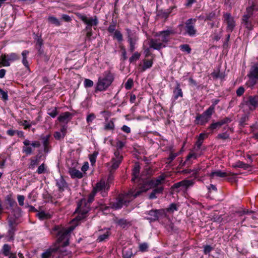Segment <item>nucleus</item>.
<instances>
[{"label":"nucleus","instance_id":"nucleus-1","mask_svg":"<svg viewBox=\"0 0 258 258\" xmlns=\"http://www.w3.org/2000/svg\"><path fill=\"white\" fill-rule=\"evenodd\" d=\"M114 80V75L110 71H105L102 76L98 78L96 83L95 91L106 90Z\"/></svg>","mask_w":258,"mask_h":258},{"label":"nucleus","instance_id":"nucleus-2","mask_svg":"<svg viewBox=\"0 0 258 258\" xmlns=\"http://www.w3.org/2000/svg\"><path fill=\"white\" fill-rule=\"evenodd\" d=\"M90 201L87 199H82L77 204V207L75 213L78 214L75 219L80 221L87 217V215L90 210Z\"/></svg>","mask_w":258,"mask_h":258},{"label":"nucleus","instance_id":"nucleus-3","mask_svg":"<svg viewBox=\"0 0 258 258\" xmlns=\"http://www.w3.org/2000/svg\"><path fill=\"white\" fill-rule=\"evenodd\" d=\"M148 188H145L144 187H142L137 191H135L134 189H131L127 193L119 195L124 205H127V204L132 201L134 199L136 198L142 192H146Z\"/></svg>","mask_w":258,"mask_h":258},{"label":"nucleus","instance_id":"nucleus-4","mask_svg":"<svg viewBox=\"0 0 258 258\" xmlns=\"http://www.w3.org/2000/svg\"><path fill=\"white\" fill-rule=\"evenodd\" d=\"M249 80L246 82V85L248 87H253L258 81V64L253 65L247 75Z\"/></svg>","mask_w":258,"mask_h":258},{"label":"nucleus","instance_id":"nucleus-5","mask_svg":"<svg viewBox=\"0 0 258 258\" xmlns=\"http://www.w3.org/2000/svg\"><path fill=\"white\" fill-rule=\"evenodd\" d=\"M110 188L108 182H106L104 179H101L98 182L93 189V193L100 192L102 197H105Z\"/></svg>","mask_w":258,"mask_h":258},{"label":"nucleus","instance_id":"nucleus-6","mask_svg":"<svg viewBox=\"0 0 258 258\" xmlns=\"http://www.w3.org/2000/svg\"><path fill=\"white\" fill-rule=\"evenodd\" d=\"M75 14L78 18L82 21L88 27L96 26L98 24V20L96 16L88 17L86 15L79 13H76Z\"/></svg>","mask_w":258,"mask_h":258},{"label":"nucleus","instance_id":"nucleus-7","mask_svg":"<svg viewBox=\"0 0 258 258\" xmlns=\"http://www.w3.org/2000/svg\"><path fill=\"white\" fill-rule=\"evenodd\" d=\"M71 230L67 229H62L58 231L57 234V243L58 245L67 246L69 245V240L70 236Z\"/></svg>","mask_w":258,"mask_h":258},{"label":"nucleus","instance_id":"nucleus-8","mask_svg":"<svg viewBox=\"0 0 258 258\" xmlns=\"http://www.w3.org/2000/svg\"><path fill=\"white\" fill-rule=\"evenodd\" d=\"M57 251V244L55 243L49 247L44 249L40 255V257L41 258H55Z\"/></svg>","mask_w":258,"mask_h":258},{"label":"nucleus","instance_id":"nucleus-9","mask_svg":"<svg viewBox=\"0 0 258 258\" xmlns=\"http://www.w3.org/2000/svg\"><path fill=\"white\" fill-rule=\"evenodd\" d=\"M194 182L192 180H183L174 183L172 186V188L173 189H177V191L178 192L180 190H186L188 187L192 186Z\"/></svg>","mask_w":258,"mask_h":258},{"label":"nucleus","instance_id":"nucleus-10","mask_svg":"<svg viewBox=\"0 0 258 258\" xmlns=\"http://www.w3.org/2000/svg\"><path fill=\"white\" fill-rule=\"evenodd\" d=\"M223 19L224 23L226 24L227 31H233L235 26V21L234 18L230 13H226L223 15Z\"/></svg>","mask_w":258,"mask_h":258},{"label":"nucleus","instance_id":"nucleus-11","mask_svg":"<svg viewBox=\"0 0 258 258\" xmlns=\"http://www.w3.org/2000/svg\"><path fill=\"white\" fill-rule=\"evenodd\" d=\"M252 8L250 7L247 8V14L244 15L242 18V24L247 29V31H250L252 29V25L251 23L248 21L249 18L252 15Z\"/></svg>","mask_w":258,"mask_h":258},{"label":"nucleus","instance_id":"nucleus-12","mask_svg":"<svg viewBox=\"0 0 258 258\" xmlns=\"http://www.w3.org/2000/svg\"><path fill=\"white\" fill-rule=\"evenodd\" d=\"M246 104L250 110H254L258 107V95L248 96Z\"/></svg>","mask_w":258,"mask_h":258},{"label":"nucleus","instance_id":"nucleus-13","mask_svg":"<svg viewBox=\"0 0 258 258\" xmlns=\"http://www.w3.org/2000/svg\"><path fill=\"white\" fill-rule=\"evenodd\" d=\"M114 154L115 157L112 159L111 169L113 170H115L118 167L119 164H120L122 160V156L120 155L119 152L118 151H116Z\"/></svg>","mask_w":258,"mask_h":258},{"label":"nucleus","instance_id":"nucleus-14","mask_svg":"<svg viewBox=\"0 0 258 258\" xmlns=\"http://www.w3.org/2000/svg\"><path fill=\"white\" fill-rule=\"evenodd\" d=\"M58 251L56 253L55 258H63L65 256H68L69 257L71 256L72 253L71 251H68L63 246L61 245H58Z\"/></svg>","mask_w":258,"mask_h":258},{"label":"nucleus","instance_id":"nucleus-15","mask_svg":"<svg viewBox=\"0 0 258 258\" xmlns=\"http://www.w3.org/2000/svg\"><path fill=\"white\" fill-rule=\"evenodd\" d=\"M236 174L231 172H223L220 170L213 171L210 173V177L213 178L214 176H217L219 177H225L228 176H234Z\"/></svg>","mask_w":258,"mask_h":258},{"label":"nucleus","instance_id":"nucleus-16","mask_svg":"<svg viewBox=\"0 0 258 258\" xmlns=\"http://www.w3.org/2000/svg\"><path fill=\"white\" fill-rule=\"evenodd\" d=\"M72 114L69 112H64L60 114L57 120L61 123H68L72 119Z\"/></svg>","mask_w":258,"mask_h":258},{"label":"nucleus","instance_id":"nucleus-17","mask_svg":"<svg viewBox=\"0 0 258 258\" xmlns=\"http://www.w3.org/2000/svg\"><path fill=\"white\" fill-rule=\"evenodd\" d=\"M196 22L195 19H189L186 21L185 23L186 32H196L197 31L195 28Z\"/></svg>","mask_w":258,"mask_h":258},{"label":"nucleus","instance_id":"nucleus-18","mask_svg":"<svg viewBox=\"0 0 258 258\" xmlns=\"http://www.w3.org/2000/svg\"><path fill=\"white\" fill-rule=\"evenodd\" d=\"M159 210H150L147 213L148 216L146 217V219L149 220L150 222L155 221L159 218Z\"/></svg>","mask_w":258,"mask_h":258},{"label":"nucleus","instance_id":"nucleus-19","mask_svg":"<svg viewBox=\"0 0 258 258\" xmlns=\"http://www.w3.org/2000/svg\"><path fill=\"white\" fill-rule=\"evenodd\" d=\"M150 46L154 49L159 50L165 45L163 44L161 39H159V37H158V38L150 40Z\"/></svg>","mask_w":258,"mask_h":258},{"label":"nucleus","instance_id":"nucleus-20","mask_svg":"<svg viewBox=\"0 0 258 258\" xmlns=\"http://www.w3.org/2000/svg\"><path fill=\"white\" fill-rule=\"evenodd\" d=\"M23 144L25 146L23 147L22 151L25 153L26 155H31L33 153L32 148L30 146L31 143L28 140H25L23 142Z\"/></svg>","mask_w":258,"mask_h":258},{"label":"nucleus","instance_id":"nucleus-21","mask_svg":"<svg viewBox=\"0 0 258 258\" xmlns=\"http://www.w3.org/2000/svg\"><path fill=\"white\" fill-rule=\"evenodd\" d=\"M165 176L163 174L160 175L157 178L152 179L150 183L153 186L156 187L161 184L165 179Z\"/></svg>","mask_w":258,"mask_h":258},{"label":"nucleus","instance_id":"nucleus-22","mask_svg":"<svg viewBox=\"0 0 258 258\" xmlns=\"http://www.w3.org/2000/svg\"><path fill=\"white\" fill-rule=\"evenodd\" d=\"M210 118H209L208 117L202 113V114H199L197 116L196 122L197 124L203 125L208 122Z\"/></svg>","mask_w":258,"mask_h":258},{"label":"nucleus","instance_id":"nucleus-23","mask_svg":"<svg viewBox=\"0 0 258 258\" xmlns=\"http://www.w3.org/2000/svg\"><path fill=\"white\" fill-rule=\"evenodd\" d=\"M56 185L58 187L59 191H63L64 188L67 187V183L62 176L59 178L56 179Z\"/></svg>","mask_w":258,"mask_h":258},{"label":"nucleus","instance_id":"nucleus-24","mask_svg":"<svg viewBox=\"0 0 258 258\" xmlns=\"http://www.w3.org/2000/svg\"><path fill=\"white\" fill-rule=\"evenodd\" d=\"M173 92L175 99H177L178 97H182L183 96V93L180 88L179 83L176 82V87Z\"/></svg>","mask_w":258,"mask_h":258},{"label":"nucleus","instance_id":"nucleus-25","mask_svg":"<svg viewBox=\"0 0 258 258\" xmlns=\"http://www.w3.org/2000/svg\"><path fill=\"white\" fill-rule=\"evenodd\" d=\"M69 172L72 178H81L83 177V174L79 170L75 168H70Z\"/></svg>","mask_w":258,"mask_h":258},{"label":"nucleus","instance_id":"nucleus-26","mask_svg":"<svg viewBox=\"0 0 258 258\" xmlns=\"http://www.w3.org/2000/svg\"><path fill=\"white\" fill-rule=\"evenodd\" d=\"M110 207L114 209H118L121 208L123 205V203L121 199L120 196H119L115 202H112L110 204Z\"/></svg>","mask_w":258,"mask_h":258},{"label":"nucleus","instance_id":"nucleus-27","mask_svg":"<svg viewBox=\"0 0 258 258\" xmlns=\"http://www.w3.org/2000/svg\"><path fill=\"white\" fill-rule=\"evenodd\" d=\"M10 66V63L7 56L6 54H2L0 57V67H9Z\"/></svg>","mask_w":258,"mask_h":258},{"label":"nucleus","instance_id":"nucleus-28","mask_svg":"<svg viewBox=\"0 0 258 258\" xmlns=\"http://www.w3.org/2000/svg\"><path fill=\"white\" fill-rule=\"evenodd\" d=\"M143 63V66L140 68L141 72H144L147 69L151 68L153 65V60L152 59H144Z\"/></svg>","mask_w":258,"mask_h":258},{"label":"nucleus","instance_id":"nucleus-29","mask_svg":"<svg viewBox=\"0 0 258 258\" xmlns=\"http://www.w3.org/2000/svg\"><path fill=\"white\" fill-rule=\"evenodd\" d=\"M163 189L164 188L162 186H159V187H156L150 194V195L149 196V198L150 199H156L157 198L156 196V195L162 193L163 190Z\"/></svg>","mask_w":258,"mask_h":258},{"label":"nucleus","instance_id":"nucleus-30","mask_svg":"<svg viewBox=\"0 0 258 258\" xmlns=\"http://www.w3.org/2000/svg\"><path fill=\"white\" fill-rule=\"evenodd\" d=\"M30 162L28 165V168L29 169H33L37 165H38L39 162V160L38 159V157L37 156L32 158L30 159Z\"/></svg>","mask_w":258,"mask_h":258},{"label":"nucleus","instance_id":"nucleus-31","mask_svg":"<svg viewBox=\"0 0 258 258\" xmlns=\"http://www.w3.org/2000/svg\"><path fill=\"white\" fill-rule=\"evenodd\" d=\"M6 201L7 204L10 208L16 207L17 206V203L12 197L11 195H8L6 198Z\"/></svg>","mask_w":258,"mask_h":258},{"label":"nucleus","instance_id":"nucleus-32","mask_svg":"<svg viewBox=\"0 0 258 258\" xmlns=\"http://www.w3.org/2000/svg\"><path fill=\"white\" fill-rule=\"evenodd\" d=\"M34 39L36 41V47H42L43 45V42L41 37V33L35 34Z\"/></svg>","mask_w":258,"mask_h":258},{"label":"nucleus","instance_id":"nucleus-33","mask_svg":"<svg viewBox=\"0 0 258 258\" xmlns=\"http://www.w3.org/2000/svg\"><path fill=\"white\" fill-rule=\"evenodd\" d=\"M234 168H241L244 169H248L250 165L248 164L244 163L241 161H238L235 164L232 165V166Z\"/></svg>","mask_w":258,"mask_h":258},{"label":"nucleus","instance_id":"nucleus-34","mask_svg":"<svg viewBox=\"0 0 258 258\" xmlns=\"http://www.w3.org/2000/svg\"><path fill=\"white\" fill-rule=\"evenodd\" d=\"M214 104H212L210 106L206 111H205L203 113L206 116L208 117L209 118H211L212 114L214 112Z\"/></svg>","mask_w":258,"mask_h":258},{"label":"nucleus","instance_id":"nucleus-35","mask_svg":"<svg viewBox=\"0 0 258 258\" xmlns=\"http://www.w3.org/2000/svg\"><path fill=\"white\" fill-rule=\"evenodd\" d=\"M140 172V166L136 165L133 170V177L132 180L135 181L137 178L138 177Z\"/></svg>","mask_w":258,"mask_h":258},{"label":"nucleus","instance_id":"nucleus-36","mask_svg":"<svg viewBox=\"0 0 258 258\" xmlns=\"http://www.w3.org/2000/svg\"><path fill=\"white\" fill-rule=\"evenodd\" d=\"M212 77L215 79L220 78L223 79L224 78V75L223 73H221L219 70H215L212 74Z\"/></svg>","mask_w":258,"mask_h":258},{"label":"nucleus","instance_id":"nucleus-37","mask_svg":"<svg viewBox=\"0 0 258 258\" xmlns=\"http://www.w3.org/2000/svg\"><path fill=\"white\" fill-rule=\"evenodd\" d=\"M11 249V246L8 244H5L2 248L3 253L5 256H8L9 255H11L10 251Z\"/></svg>","mask_w":258,"mask_h":258},{"label":"nucleus","instance_id":"nucleus-38","mask_svg":"<svg viewBox=\"0 0 258 258\" xmlns=\"http://www.w3.org/2000/svg\"><path fill=\"white\" fill-rule=\"evenodd\" d=\"M47 114L51 117L54 118L58 114L57 108L54 107L53 108H49L47 109Z\"/></svg>","mask_w":258,"mask_h":258},{"label":"nucleus","instance_id":"nucleus-39","mask_svg":"<svg viewBox=\"0 0 258 258\" xmlns=\"http://www.w3.org/2000/svg\"><path fill=\"white\" fill-rule=\"evenodd\" d=\"M114 124L112 120L105 123L104 128L105 131H113L114 129Z\"/></svg>","mask_w":258,"mask_h":258},{"label":"nucleus","instance_id":"nucleus-40","mask_svg":"<svg viewBox=\"0 0 258 258\" xmlns=\"http://www.w3.org/2000/svg\"><path fill=\"white\" fill-rule=\"evenodd\" d=\"M48 21L49 23L54 24L56 26L60 25L59 21L55 17L50 16L48 18Z\"/></svg>","mask_w":258,"mask_h":258},{"label":"nucleus","instance_id":"nucleus-41","mask_svg":"<svg viewBox=\"0 0 258 258\" xmlns=\"http://www.w3.org/2000/svg\"><path fill=\"white\" fill-rule=\"evenodd\" d=\"M212 219L214 222L221 223L223 221V218L217 212L213 214Z\"/></svg>","mask_w":258,"mask_h":258},{"label":"nucleus","instance_id":"nucleus-42","mask_svg":"<svg viewBox=\"0 0 258 258\" xmlns=\"http://www.w3.org/2000/svg\"><path fill=\"white\" fill-rule=\"evenodd\" d=\"M128 41L130 44V50L131 52H133L135 50V45L136 42V38H133L130 37H128Z\"/></svg>","mask_w":258,"mask_h":258},{"label":"nucleus","instance_id":"nucleus-43","mask_svg":"<svg viewBox=\"0 0 258 258\" xmlns=\"http://www.w3.org/2000/svg\"><path fill=\"white\" fill-rule=\"evenodd\" d=\"M98 154V152L94 151L93 154L89 155V159L92 165L95 163Z\"/></svg>","mask_w":258,"mask_h":258},{"label":"nucleus","instance_id":"nucleus-44","mask_svg":"<svg viewBox=\"0 0 258 258\" xmlns=\"http://www.w3.org/2000/svg\"><path fill=\"white\" fill-rule=\"evenodd\" d=\"M141 56L140 53L138 52H136L134 53L133 55L129 58V61L131 63L133 62L134 61H136L138 59L140 58Z\"/></svg>","mask_w":258,"mask_h":258},{"label":"nucleus","instance_id":"nucleus-45","mask_svg":"<svg viewBox=\"0 0 258 258\" xmlns=\"http://www.w3.org/2000/svg\"><path fill=\"white\" fill-rule=\"evenodd\" d=\"M169 33H160L157 35V37H159V39H161L162 42H167L168 40V36Z\"/></svg>","mask_w":258,"mask_h":258},{"label":"nucleus","instance_id":"nucleus-46","mask_svg":"<svg viewBox=\"0 0 258 258\" xmlns=\"http://www.w3.org/2000/svg\"><path fill=\"white\" fill-rule=\"evenodd\" d=\"M37 216L41 220L49 219L50 218V215L49 214L45 213L44 212H40L37 214Z\"/></svg>","mask_w":258,"mask_h":258},{"label":"nucleus","instance_id":"nucleus-47","mask_svg":"<svg viewBox=\"0 0 258 258\" xmlns=\"http://www.w3.org/2000/svg\"><path fill=\"white\" fill-rule=\"evenodd\" d=\"M109 235V233L108 231H107L105 233L100 235L97 238V240L99 242H102L105 240L106 239H107Z\"/></svg>","mask_w":258,"mask_h":258},{"label":"nucleus","instance_id":"nucleus-48","mask_svg":"<svg viewBox=\"0 0 258 258\" xmlns=\"http://www.w3.org/2000/svg\"><path fill=\"white\" fill-rule=\"evenodd\" d=\"M7 56L9 61H15L19 58V55L15 53H11Z\"/></svg>","mask_w":258,"mask_h":258},{"label":"nucleus","instance_id":"nucleus-49","mask_svg":"<svg viewBox=\"0 0 258 258\" xmlns=\"http://www.w3.org/2000/svg\"><path fill=\"white\" fill-rule=\"evenodd\" d=\"M179 47L182 51H185L187 53H190L191 52V48L188 44L181 45Z\"/></svg>","mask_w":258,"mask_h":258},{"label":"nucleus","instance_id":"nucleus-50","mask_svg":"<svg viewBox=\"0 0 258 258\" xmlns=\"http://www.w3.org/2000/svg\"><path fill=\"white\" fill-rule=\"evenodd\" d=\"M134 84L133 80L131 79H129L127 80V82L125 84V88L126 90L131 89Z\"/></svg>","mask_w":258,"mask_h":258},{"label":"nucleus","instance_id":"nucleus-51","mask_svg":"<svg viewBox=\"0 0 258 258\" xmlns=\"http://www.w3.org/2000/svg\"><path fill=\"white\" fill-rule=\"evenodd\" d=\"M96 118V116L93 113H90L87 116V118H86V121H87V122L90 124L91 122H92V121Z\"/></svg>","mask_w":258,"mask_h":258},{"label":"nucleus","instance_id":"nucleus-52","mask_svg":"<svg viewBox=\"0 0 258 258\" xmlns=\"http://www.w3.org/2000/svg\"><path fill=\"white\" fill-rule=\"evenodd\" d=\"M84 86L85 88H90L93 86V82L88 79H85L84 80Z\"/></svg>","mask_w":258,"mask_h":258},{"label":"nucleus","instance_id":"nucleus-53","mask_svg":"<svg viewBox=\"0 0 258 258\" xmlns=\"http://www.w3.org/2000/svg\"><path fill=\"white\" fill-rule=\"evenodd\" d=\"M217 139H222V140H226L229 139V136L226 133H224L222 134H219L216 137Z\"/></svg>","mask_w":258,"mask_h":258},{"label":"nucleus","instance_id":"nucleus-54","mask_svg":"<svg viewBox=\"0 0 258 258\" xmlns=\"http://www.w3.org/2000/svg\"><path fill=\"white\" fill-rule=\"evenodd\" d=\"M177 210V205L175 203L171 204L169 207L167 209V211L169 212H173Z\"/></svg>","mask_w":258,"mask_h":258},{"label":"nucleus","instance_id":"nucleus-55","mask_svg":"<svg viewBox=\"0 0 258 258\" xmlns=\"http://www.w3.org/2000/svg\"><path fill=\"white\" fill-rule=\"evenodd\" d=\"M231 120L229 117H225L223 119L217 121L219 124L220 126H221L222 125L231 122Z\"/></svg>","mask_w":258,"mask_h":258},{"label":"nucleus","instance_id":"nucleus-56","mask_svg":"<svg viewBox=\"0 0 258 258\" xmlns=\"http://www.w3.org/2000/svg\"><path fill=\"white\" fill-rule=\"evenodd\" d=\"M53 136H54V138L57 140H59L60 139H63L65 137L60 132H55L54 133Z\"/></svg>","mask_w":258,"mask_h":258},{"label":"nucleus","instance_id":"nucleus-57","mask_svg":"<svg viewBox=\"0 0 258 258\" xmlns=\"http://www.w3.org/2000/svg\"><path fill=\"white\" fill-rule=\"evenodd\" d=\"M43 144L44 147V151L46 152L47 146L49 144V136H47L43 138Z\"/></svg>","mask_w":258,"mask_h":258},{"label":"nucleus","instance_id":"nucleus-58","mask_svg":"<svg viewBox=\"0 0 258 258\" xmlns=\"http://www.w3.org/2000/svg\"><path fill=\"white\" fill-rule=\"evenodd\" d=\"M46 169H45V166L44 163H42L41 165H40L37 170V172L38 174H42L45 172Z\"/></svg>","mask_w":258,"mask_h":258},{"label":"nucleus","instance_id":"nucleus-59","mask_svg":"<svg viewBox=\"0 0 258 258\" xmlns=\"http://www.w3.org/2000/svg\"><path fill=\"white\" fill-rule=\"evenodd\" d=\"M221 126H220L218 122H213L211 124V125L209 126V129L210 130L213 131L214 130H215L217 128H219Z\"/></svg>","mask_w":258,"mask_h":258},{"label":"nucleus","instance_id":"nucleus-60","mask_svg":"<svg viewBox=\"0 0 258 258\" xmlns=\"http://www.w3.org/2000/svg\"><path fill=\"white\" fill-rule=\"evenodd\" d=\"M148 245L146 243H141L139 245V249L141 251L144 252L147 250Z\"/></svg>","mask_w":258,"mask_h":258},{"label":"nucleus","instance_id":"nucleus-61","mask_svg":"<svg viewBox=\"0 0 258 258\" xmlns=\"http://www.w3.org/2000/svg\"><path fill=\"white\" fill-rule=\"evenodd\" d=\"M0 93L2 95V98L4 100H7L8 99V95L7 92L4 91L2 89L0 88Z\"/></svg>","mask_w":258,"mask_h":258},{"label":"nucleus","instance_id":"nucleus-62","mask_svg":"<svg viewBox=\"0 0 258 258\" xmlns=\"http://www.w3.org/2000/svg\"><path fill=\"white\" fill-rule=\"evenodd\" d=\"M245 89L244 87L241 86L239 87L236 90V95L237 96H241L244 92Z\"/></svg>","mask_w":258,"mask_h":258},{"label":"nucleus","instance_id":"nucleus-63","mask_svg":"<svg viewBox=\"0 0 258 258\" xmlns=\"http://www.w3.org/2000/svg\"><path fill=\"white\" fill-rule=\"evenodd\" d=\"M248 120V116L246 115H244L242 116L239 120V123L241 125L243 126L245 124V122Z\"/></svg>","mask_w":258,"mask_h":258},{"label":"nucleus","instance_id":"nucleus-64","mask_svg":"<svg viewBox=\"0 0 258 258\" xmlns=\"http://www.w3.org/2000/svg\"><path fill=\"white\" fill-rule=\"evenodd\" d=\"M166 228L167 230L169 232L175 230V229L174 228V225L172 222H169V223L166 225Z\"/></svg>","mask_w":258,"mask_h":258}]
</instances>
